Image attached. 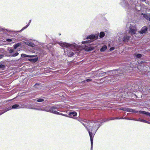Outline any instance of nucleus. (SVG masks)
<instances>
[{
	"label": "nucleus",
	"mask_w": 150,
	"mask_h": 150,
	"mask_svg": "<svg viewBox=\"0 0 150 150\" xmlns=\"http://www.w3.org/2000/svg\"><path fill=\"white\" fill-rule=\"evenodd\" d=\"M19 54V53L18 52H16L14 54H11L10 56L12 57H15L18 56Z\"/></svg>",
	"instance_id": "obj_25"
},
{
	"label": "nucleus",
	"mask_w": 150,
	"mask_h": 150,
	"mask_svg": "<svg viewBox=\"0 0 150 150\" xmlns=\"http://www.w3.org/2000/svg\"><path fill=\"white\" fill-rule=\"evenodd\" d=\"M96 47V46H93L91 45L90 46H87L86 45H85V47L84 48V50L86 51H90L94 50Z\"/></svg>",
	"instance_id": "obj_9"
},
{
	"label": "nucleus",
	"mask_w": 150,
	"mask_h": 150,
	"mask_svg": "<svg viewBox=\"0 0 150 150\" xmlns=\"http://www.w3.org/2000/svg\"><path fill=\"white\" fill-rule=\"evenodd\" d=\"M25 45L30 47H33L35 46V45L34 44L30 42H25Z\"/></svg>",
	"instance_id": "obj_14"
},
{
	"label": "nucleus",
	"mask_w": 150,
	"mask_h": 150,
	"mask_svg": "<svg viewBox=\"0 0 150 150\" xmlns=\"http://www.w3.org/2000/svg\"><path fill=\"white\" fill-rule=\"evenodd\" d=\"M82 124L84 125L85 127L87 129L90 138L91 149H92L93 144V137L94 134L96 132L101 126L99 122H91L88 123L87 122L86 124H85L83 121L81 120L80 121Z\"/></svg>",
	"instance_id": "obj_1"
},
{
	"label": "nucleus",
	"mask_w": 150,
	"mask_h": 150,
	"mask_svg": "<svg viewBox=\"0 0 150 150\" xmlns=\"http://www.w3.org/2000/svg\"><path fill=\"white\" fill-rule=\"evenodd\" d=\"M29 25V24H28L25 26L23 27L20 31H22L25 28H26L27 27H28Z\"/></svg>",
	"instance_id": "obj_30"
},
{
	"label": "nucleus",
	"mask_w": 150,
	"mask_h": 150,
	"mask_svg": "<svg viewBox=\"0 0 150 150\" xmlns=\"http://www.w3.org/2000/svg\"><path fill=\"white\" fill-rule=\"evenodd\" d=\"M98 33L96 35H89L86 38V39H90L91 40H94L97 39L98 37Z\"/></svg>",
	"instance_id": "obj_8"
},
{
	"label": "nucleus",
	"mask_w": 150,
	"mask_h": 150,
	"mask_svg": "<svg viewBox=\"0 0 150 150\" xmlns=\"http://www.w3.org/2000/svg\"><path fill=\"white\" fill-rule=\"evenodd\" d=\"M136 121H140L142 122L146 123H149V122L143 119H142L140 118H139L138 119H136Z\"/></svg>",
	"instance_id": "obj_19"
},
{
	"label": "nucleus",
	"mask_w": 150,
	"mask_h": 150,
	"mask_svg": "<svg viewBox=\"0 0 150 150\" xmlns=\"http://www.w3.org/2000/svg\"><path fill=\"white\" fill-rule=\"evenodd\" d=\"M21 45V44L20 43H18L15 45L13 46L14 48L15 49H16L17 47H19L20 45Z\"/></svg>",
	"instance_id": "obj_24"
},
{
	"label": "nucleus",
	"mask_w": 150,
	"mask_h": 150,
	"mask_svg": "<svg viewBox=\"0 0 150 150\" xmlns=\"http://www.w3.org/2000/svg\"><path fill=\"white\" fill-rule=\"evenodd\" d=\"M77 115V113L76 112H69V117L71 118H73L74 117L76 116Z\"/></svg>",
	"instance_id": "obj_15"
},
{
	"label": "nucleus",
	"mask_w": 150,
	"mask_h": 150,
	"mask_svg": "<svg viewBox=\"0 0 150 150\" xmlns=\"http://www.w3.org/2000/svg\"><path fill=\"white\" fill-rule=\"evenodd\" d=\"M142 1H145L146 0H141Z\"/></svg>",
	"instance_id": "obj_44"
},
{
	"label": "nucleus",
	"mask_w": 150,
	"mask_h": 150,
	"mask_svg": "<svg viewBox=\"0 0 150 150\" xmlns=\"http://www.w3.org/2000/svg\"><path fill=\"white\" fill-rule=\"evenodd\" d=\"M91 42V41H90V40H86V41H83V42H82V43L83 44H85V43H90Z\"/></svg>",
	"instance_id": "obj_28"
},
{
	"label": "nucleus",
	"mask_w": 150,
	"mask_h": 150,
	"mask_svg": "<svg viewBox=\"0 0 150 150\" xmlns=\"http://www.w3.org/2000/svg\"><path fill=\"white\" fill-rule=\"evenodd\" d=\"M21 108L20 106L18 104L14 105L12 106V109L20 108Z\"/></svg>",
	"instance_id": "obj_18"
},
{
	"label": "nucleus",
	"mask_w": 150,
	"mask_h": 150,
	"mask_svg": "<svg viewBox=\"0 0 150 150\" xmlns=\"http://www.w3.org/2000/svg\"><path fill=\"white\" fill-rule=\"evenodd\" d=\"M57 106L56 105H55L46 106L42 110L41 109V108H34V109L40 110H42L47 112H50L54 114L61 115L65 116H67L65 115L60 113L56 111L53 110L57 109Z\"/></svg>",
	"instance_id": "obj_4"
},
{
	"label": "nucleus",
	"mask_w": 150,
	"mask_h": 150,
	"mask_svg": "<svg viewBox=\"0 0 150 150\" xmlns=\"http://www.w3.org/2000/svg\"><path fill=\"white\" fill-rule=\"evenodd\" d=\"M9 53L12 54V53L14 52V50L13 49H10L9 51Z\"/></svg>",
	"instance_id": "obj_32"
},
{
	"label": "nucleus",
	"mask_w": 150,
	"mask_h": 150,
	"mask_svg": "<svg viewBox=\"0 0 150 150\" xmlns=\"http://www.w3.org/2000/svg\"><path fill=\"white\" fill-rule=\"evenodd\" d=\"M3 103H3L2 102H0V104H3Z\"/></svg>",
	"instance_id": "obj_43"
},
{
	"label": "nucleus",
	"mask_w": 150,
	"mask_h": 150,
	"mask_svg": "<svg viewBox=\"0 0 150 150\" xmlns=\"http://www.w3.org/2000/svg\"><path fill=\"white\" fill-rule=\"evenodd\" d=\"M35 100L39 102H41L44 101V100L42 98H38L35 99Z\"/></svg>",
	"instance_id": "obj_27"
},
{
	"label": "nucleus",
	"mask_w": 150,
	"mask_h": 150,
	"mask_svg": "<svg viewBox=\"0 0 150 150\" xmlns=\"http://www.w3.org/2000/svg\"><path fill=\"white\" fill-rule=\"evenodd\" d=\"M122 119L123 118H119V117H111V118H108L106 120H103V121H100V124L101 125L103 123V122H106L107 121L110 120H113L120 119Z\"/></svg>",
	"instance_id": "obj_10"
},
{
	"label": "nucleus",
	"mask_w": 150,
	"mask_h": 150,
	"mask_svg": "<svg viewBox=\"0 0 150 150\" xmlns=\"http://www.w3.org/2000/svg\"><path fill=\"white\" fill-rule=\"evenodd\" d=\"M116 71V70H113V71H110L109 72V73L110 74H113L114 73H115Z\"/></svg>",
	"instance_id": "obj_33"
},
{
	"label": "nucleus",
	"mask_w": 150,
	"mask_h": 150,
	"mask_svg": "<svg viewBox=\"0 0 150 150\" xmlns=\"http://www.w3.org/2000/svg\"><path fill=\"white\" fill-rule=\"evenodd\" d=\"M128 108H122V110H123L124 111H126L128 112Z\"/></svg>",
	"instance_id": "obj_34"
},
{
	"label": "nucleus",
	"mask_w": 150,
	"mask_h": 150,
	"mask_svg": "<svg viewBox=\"0 0 150 150\" xmlns=\"http://www.w3.org/2000/svg\"><path fill=\"white\" fill-rule=\"evenodd\" d=\"M4 57V55L0 53V59H1V58H2V57Z\"/></svg>",
	"instance_id": "obj_37"
},
{
	"label": "nucleus",
	"mask_w": 150,
	"mask_h": 150,
	"mask_svg": "<svg viewBox=\"0 0 150 150\" xmlns=\"http://www.w3.org/2000/svg\"><path fill=\"white\" fill-rule=\"evenodd\" d=\"M139 113H141V114H144V113H145V111L140 110L139 111Z\"/></svg>",
	"instance_id": "obj_36"
},
{
	"label": "nucleus",
	"mask_w": 150,
	"mask_h": 150,
	"mask_svg": "<svg viewBox=\"0 0 150 150\" xmlns=\"http://www.w3.org/2000/svg\"><path fill=\"white\" fill-rule=\"evenodd\" d=\"M123 119H127V120H135L136 121V119H133V118H122Z\"/></svg>",
	"instance_id": "obj_31"
},
{
	"label": "nucleus",
	"mask_w": 150,
	"mask_h": 150,
	"mask_svg": "<svg viewBox=\"0 0 150 150\" xmlns=\"http://www.w3.org/2000/svg\"><path fill=\"white\" fill-rule=\"evenodd\" d=\"M31 109H33L32 108H30Z\"/></svg>",
	"instance_id": "obj_48"
},
{
	"label": "nucleus",
	"mask_w": 150,
	"mask_h": 150,
	"mask_svg": "<svg viewBox=\"0 0 150 150\" xmlns=\"http://www.w3.org/2000/svg\"><path fill=\"white\" fill-rule=\"evenodd\" d=\"M148 20H149V21H150V16L149 17V19Z\"/></svg>",
	"instance_id": "obj_46"
},
{
	"label": "nucleus",
	"mask_w": 150,
	"mask_h": 150,
	"mask_svg": "<svg viewBox=\"0 0 150 150\" xmlns=\"http://www.w3.org/2000/svg\"><path fill=\"white\" fill-rule=\"evenodd\" d=\"M149 124H150V122H149V123H148Z\"/></svg>",
	"instance_id": "obj_47"
},
{
	"label": "nucleus",
	"mask_w": 150,
	"mask_h": 150,
	"mask_svg": "<svg viewBox=\"0 0 150 150\" xmlns=\"http://www.w3.org/2000/svg\"><path fill=\"white\" fill-rule=\"evenodd\" d=\"M38 85V84L36 83V84H35V86H37V85Z\"/></svg>",
	"instance_id": "obj_45"
},
{
	"label": "nucleus",
	"mask_w": 150,
	"mask_h": 150,
	"mask_svg": "<svg viewBox=\"0 0 150 150\" xmlns=\"http://www.w3.org/2000/svg\"><path fill=\"white\" fill-rule=\"evenodd\" d=\"M142 90L144 93H146L145 94H146L148 93V92H150V88H147V87H143L142 88Z\"/></svg>",
	"instance_id": "obj_11"
},
{
	"label": "nucleus",
	"mask_w": 150,
	"mask_h": 150,
	"mask_svg": "<svg viewBox=\"0 0 150 150\" xmlns=\"http://www.w3.org/2000/svg\"><path fill=\"white\" fill-rule=\"evenodd\" d=\"M105 35V34L104 32H101L100 33L99 37L100 38H103L104 37Z\"/></svg>",
	"instance_id": "obj_23"
},
{
	"label": "nucleus",
	"mask_w": 150,
	"mask_h": 150,
	"mask_svg": "<svg viewBox=\"0 0 150 150\" xmlns=\"http://www.w3.org/2000/svg\"><path fill=\"white\" fill-rule=\"evenodd\" d=\"M38 59V57H36L34 59H28V60L32 62H36Z\"/></svg>",
	"instance_id": "obj_20"
},
{
	"label": "nucleus",
	"mask_w": 150,
	"mask_h": 150,
	"mask_svg": "<svg viewBox=\"0 0 150 150\" xmlns=\"http://www.w3.org/2000/svg\"><path fill=\"white\" fill-rule=\"evenodd\" d=\"M144 16V17L146 18V19L148 20L149 19V17H150V15L149 14H144L143 13H142Z\"/></svg>",
	"instance_id": "obj_22"
},
{
	"label": "nucleus",
	"mask_w": 150,
	"mask_h": 150,
	"mask_svg": "<svg viewBox=\"0 0 150 150\" xmlns=\"http://www.w3.org/2000/svg\"><path fill=\"white\" fill-rule=\"evenodd\" d=\"M137 62L139 65H138V67H137V69H139V68H140L142 71H144V72L145 71H147V68L146 67H142V65H144V64H143L144 63L143 62L141 61L140 62Z\"/></svg>",
	"instance_id": "obj_7"
},
{
	"label": "nucleus",
	"mask_w": 150,
	"mask_h": 150,
	"mask_svg": "<svg viewBox=\"0 0 150 150\" xmlns=\"http://www.w3.org/2000/svg\"><path fill=\"white\" fill-rule=\"evenodd\" d=\"M144 114L150 117V113H149V112H146L145 111V113H144Z\"/></svg>",
	"instance_id": "obj_35"
},
{
	"label": "nucleus",
	"mask_w": 150,
	"mask_h": 150,
	"mask_svg": "<svg viewBox=\"0 0 150 150\" xmlns=\"http://www.w3.org/2000/svg\"><path fill=\"white\" fill-rule=\"evenodd\" d=\"M58 43L60 46L63 47H66L69 49L67 51L64 50L65 54H67L69 57H72L74 54V52L71 51V50H72V51L74 52L79 51V46L75 43L70 44L66 42H59Z\"/></svg>",
	"instance_id": "obj_2"
},
{
	"label": "nucleus",
	"mask_w": 150,
	"mask_h": 150,
	"mask_svg": "<svg viewBox=\"0 0 150 150\" xmlns=\"http://www.w3.org/2000/svg\"><path fill=\"white\" fill-rule=\"evenodd\" d=\"M130 37L129 36L126 35L124 37L121 36L119 37L118 40L119 44H121L123 42H128L130 40Z\"/></svg>",
	"instance_id": "obj_6"
},
{
	"label": "nucleus",
	"mask_w": 150,
	"mask_h": 150,
	"mask_svg": "<svg viewBox=\"0 0 150 150\" xmlns=\"http://www.w3.org/2000/svg\"><path fill=\"white\" fill-rule=\"evenodd\" d=\"M126 28L129 33L132 35L135 34L137 31V28L134 24L129 23L127 25Z\"/></svg>",
	"instance_id": "obj_5"
},
{
	"label": "nucleus",
	"mask_w": 150,
	"mask_h": 150,
	"mask_svg": "<svg viewBox=\"0 0 150 150\" xmlns=\"http://www.w3.org/2000/svg\"><path fill=\"white\" fill-rule=\"evenodd\" d=\"M91 79H86V81H87V82H88V81H91Z\"/></svg>",
	"instance_id": "obj_40"
},
{
	"label": "nucleus",
	"mask_w": 150,
	"mask_h": 150,
	"mask_svg": "<svg viewBox=\"0 0 150 150\" xmlns=\"http://www.w3.org/2000/svg\"><path fill=\"white\" fill-rule=\"evenodd\" d=\"M128 112H134V113H137L138 112L136 110H134L133 109L131 108H128Z\"/></svg>",
	"instance_id": "obj_21"
},
{
	"label": "nucleus",
	"mask_w": 150,
	"mask_h": 150,
	"mask_svg": "<svg viewBox=\"0 0 150 150\" xmlns=\"http://www.w3.org/2000/svg\"><path fill=\"white\" fill-rule=\"evenodd\" d=\"M11 108H12V107L11 108V107H9L7 108V110H3V111H4L0 114V115H1L2 114H3L5 112H6L7 111L11 110Z\"/></svg>",
	"instance_id": "obj_26"
},
{
	"label": "nucleus",
	"mask_w": 150,
	"mask_h": 150,
	"mask_svg": "<svg viewBox=\"0 0 150 150\" xmlns=\"http://www.w3.org/2000/svg\"><path fill=\"white\" fill-rule=\"evenodd\" d=\"M4 65L3 64H0V68H4Z\"/></svg>",
	"instance_id": "obj_38"
},
{
	"label": "nucleus",
	"mask_w": 150,
	"mask_h": 150,
	"mask_svg": "<svg viewBox=\"0 0 150 150\" xmlns=\"http://www.w3.org/2000/svg\"><path fill=\"white\" fill-rule=\"evenodd\" d=\"M36 56L35 55H27L24 54H21V57H29L30 58H32L34 57H35Z\"/></svg>",
	"instance_id": "obj_16"
},
{
	"label": "nucleus",
	"mask_w": 150,
	"mask_h": 150,
	"mask_svg": "<svg viewBox=\"0 0 150 150\" xmlns=\"http://www.w3.org/2000/svg\"><path fill=\"white\" fill-rule=\"evenodd\" d=\"M107 48V47L106 45H103L100 49V51L101 52H104Z\"/></svg>",
	"instance_id": "obj_17"
},
{
	"label": "nucleus",
	"mask_w": 150,
	"mask_h": 150,
	"mask_svg": "<svg viewBox=\"0 0 150 150\" xmlns=\"http://www.w3.org/2000/svg\"><path fill=\"white\" fill-rule=\"evenodd\" d=\"M147 74L148 76V78L149 79V80L148 81L149 82H150V71L147 72Z\"/></svg>",
	"instance_id": "obj_29"
},
{
	"label": "nucleus",
	"mask_w": 150,
	"mask_h": 150,
	"mask_svg": "<svg viewBox=\"0 0 150 150\" xmlns=\"http://www.w3.org/2000/svg\"><path fill=\"white\" fill-rule=\"evenodd\" d=\"M31 20H30L29 21V23L28 24H29V25H30V23H31Z\"/></svg>",
	"instance_id": "obj_42"
},
{
	"label": "nucleus",
	"mask_w": 150,
	"mask_h": 150,
	"mask_svg": "<svg viewBox=\"0 0 150 150\" xmlns=\"http://www.w3.org/2000/svg\"><path fill=\"white\" fill-rule=\"evenodd\" d=\"M134 56L135 59H139L142 57V55L140 54H139L136 52L134 54Z\"/></svg>",
	"instance_id": "obj_13"
},
{
	"label": "nucleus",
	"mask_w": 150,
	"mask_h": 150,
	"mask_svg": "<svg viewBox=\"0 0 150 150\" xmlns=\"http://www.w3.org/2000/svg\"><path fill=\"white\" fill-rule=\"evenodd\" d=\"M7 41L8 42H11L12 41V40L11 39H7Z\"/></svg>",
	"instance_id": "obj_41"
},
{
	"label": "nucleus",
	"mask_w": 150,
	"mask_h": 150,
	"mask_svg": "<svg viewBox=\"0 0 150 150\" xmlns=\"http://www.w3.org/2000/svg\"><path fill=\"white\" fill-rule=\"evenodd\" d=\"M147 30V28L146 26H144L142 28L140 31L139 33L141 34H143L146 32Z\"/></svg>",
	"instance_id": "obj_12"
},
{
	"label": "nucleus",
	"mask_w": 150,
	"mask_h": 150,
	"mask_svg": "<svg viewBox=\"0 0 150 150\" xmlns=\"http://www.w3.org/2000/svg\"><path fill=\"white\" fill-rule=\"evenodd\" d=\"M115 49V48L114 47H111L110 49V51H112V50H114Z\"/></svg>",
	"instance_id": "obj_39"
},
{
	"label": "nucleus",
	"mask_w": 150,
	"mask_h": 150,
	"mask_svg": "<svg viewBox=\"0 0 150 150\" xmlns=\"http://www.w3.org/2000/svg\"><path fill=\"white\" fill-rule=\"evenodd\" d=\"M121 4L122 6L127 12H131L135 10L139 11L141 9L140 6H136L135 4L132 3L130 0H124Z\"/></svg>",
	"instance_id": "obj_3"
}]
</instances>
